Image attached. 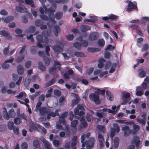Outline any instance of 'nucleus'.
<instances>
[{
    "instance_id": "nucleus-57",
    "label": "nucleus",
    "mask_w": 149,
    "mask_h": 149,
    "mask_svg": "<svg viewBox=\"0 0 149 149\" xmlns=\"http://www.w3.org/2000/svg\"><path fill=\"white\" fill-rule=\"evenodd\" d=\"M148 45L147 44H145L143 46V47L141 49L142 52L146 51L148 49Z\"/></svg>"
},
{
    "instance_id": "nucleus-44",
    "label": "nucleus",
    "mask_w": 149,
    "mask_h": 149,
    "mask_svg": "<svg viewBox=\"0 0 149 149\" xmlns=\"http://www.w3.org/2000/svg\"><path fill=\"white\" fill-rule=\"evenodd\" d=\"M111 68L109 71L110 73H112L115 70V68L116 66V63H113L111 65Z\"/></svg>"
},
{
    "instance_id": "nucleus-24",
    "label": "nucleus",
    "mask_w": 149,
    "mask_h": 149,
    "mask_svg": "<svg viewBox=\"0 0 149 149\" xmlns=\"http://www.w3.org/2000/svg\"><path fill=\"white\" fill-rule=\"evenodd\" d=\"M43 61L46 66H48L50 64V61L49 58L47 57H44L43 58Z\"/></svg>"
},
{
    "instance_id": "nucleus-5",
    "label": "nucleus",
    "mask_w": 149,
    "mask_h": 149,
    "mask_svg": "<svg viewBox=\"0 0 149 149\" xmlns=\"http://www.w3.org/2000/svg\"><path fill=\"white\" fill-rule=\"evenodd\" d=\"M38 111L39 112L40 116H41L46 115L50 113V109L46 107H43L41 108V107H40L38 111H35L38 112Z\"/></svg>"
},
{
    "instance_id": "nucleus-45",
    "label": "nucleus",
    "mask_w": 149,
    "mask_h": 149,
    "mask_svg": "<svg viewBox=\"0 0 149 149\" xmlns=\"http://www.w3.org/2000/svg\"><path fill=\"white\" fill-rule=\"evenodd\" d=\"M63 13L62 12L56 13L55 14L56 19H60L62 17Z\"/></svg>"
},
{
    "instance_id": "nucleus-29",
    "label": "nucleus",
    "mask_w": 149,
    "mask_h": 149,
    "mask_svg": "<svg viewBox=\"0 0 149 149\" xmlns=\"http://www.w3.org/2000/svg\"><path fill=\"white\" fill-rule=\"evenodd\" d=\"M56 43L58 44L59 46H60L62 48H63L64 46L66 45V43L62 40L61 41L57 40L56 41Z\"/></svg>"
},
{
    "instance_id": "nucleus-22",
    "label": "nucleus",
    "mask_w": 149,
    "mask_h": 149,
    "mask_svg": "<svg viewBox=\"0 0 149 149\" xmlns=\"http://www.w3.org/2000/svg\"><path fill=\"white\" fill-rule=\"evenodd\" d=\"M14 19L13 16H10L7 17L4 19V21L5 23H8L11 21H12Z\"/></svg>"
},
{
    "instance_id": "nucleus-46",
    "label": "nucleus",
    "mask_w": 149,
    "mask_h": 149,
    "mask_svg": "<svg viewBox=\"0 0 149 149\" xmlns=\"http://www.w3.org/2000/svg\"><path fill=\"white\" fill-rule=\"evenodd\" d=\"M31 81V79L28 78H26L24 82V85L25 86L27 87L29 85Z\"/></svg>"
},
{
    "instance_id": "nucleus-35",
    "label": "nucleus",
    "mask_w": 149,
    "mask_h": 149,
    "mask_svg": "<svg viewBox=\"0 0 149 149\" xmlns=\"http://www.w3.org/2000/svg\"><path fill=\"white\" fill-rule=\"evenodd\" d=\"M73 46L79 50L81 49V44L78 42H76L73 44Z\"/></svg>"
},
{
    "instance_id": "nucleus-11",
    "label": "nucleus",
    "mask_w": 149,
    "mask_h": 149,
    "mask_svg": "<svg viewBox=\"0 0 149 149\" xmlns=\"http://www.w3.org/2000/svg\"><path fill=\"white\" fill-rule=\"evenodd\" d=\"M99 36L98 33L95 32L92 33L89 36V39L90 40H93L97 39Z\"/></svg>"
},
{
    "instance_id": "nucleus-47",
    "label": "nucleus",
    "mask_w": 149,
    "mask_h": 149,
    "mask_svg": "<svg viewBox=\"0 0 149 149\" xmlns=\"http://www.w3.org/2000/svg\"><path fill=\"white\" fill-rule=\"evenodd\" d=\"M36 39L39 42H43V40L42 36L40 35H38L36 37Z\"/></svg>"
},
{
    "instance_id": "nucleus-33",
    "label": "nucleus",
    "mask_w": 149,
    "mask_h": 149,
    "mask_svg": "<svg viewBox=\"0 0 149 149\" xmlns=\"http://www.w3.org/2000/svg\"><path fill=\"white\" fill-rule=\"evenodd\" d=\"M15 32L18 35V36L22 37L24 36L23 34L20 35L22 32V31L21 29H20L18 28H17L15 30Z\"/></svg>"
},
{
    "instance_id": "nucleus-51",
    "label": "nucleus",
    "mask_w": 149,
    "mask_h": 149,
    "mask_svg": "<svg viewBox=\"0 0 149 149\" xmlns=\"http://www.w3.org/2000/svg\"><path fill=\"white\" fill-rule=\"evenodd\" d=\"M35 25L36 26H39L42 23L41 20L37 19L35 22Z\"/></svg>"
},
{
    "instance_id": "nucleus-31",
    "label": "nucleus",
    "mask_w": 149,
    "mask_h": 149,
    "mask_svg": "<svg viewBox=\"0 0 149 149\" xmlns=\"http://www.w3.org/2000/svg\"><path fill=\"white\" fill-rule=\"evenodd\" d=\"M25 2L26 4L31 5L32 7H35L34 3L32 0H25Z\"/></svg>"
},
{
    "instance_id": "nucleus-48",
    "label": "nucleus",
    "mask_w": 149,
    "mask_h": 149,
    "mask_svg": "<svg viewBox=\"0 0 149 149\" xmlns=\"http://www.w3.org/2000/svg\"><path fill=\"white\" fill-rule=\"evenodd\" d=\"M136 121L138 122L141 123L143 125H145L146 120L144 119L138 118L136 119Z\"/></svg>"
},
{
    "instance_id": "nucleus-3",
    "label": "nucleus",
    "mask_w": 149,
    "mask_h": 149,
    "mask_svg": "<svg viewBox=\"0 0 149 149\" xmlns=\"http://www.w3.org/2000/svg\"><path fill=\"white\" fill-rule=\"evenodd\" d=\"M54 64L49 70V72L51 74H55L58 70H60L61 64L58 61L54 60Z\"/></svg>"
},
{
    "instance_id": "nucleus-2",
    "label": "nucleus",
    "mask_w": 149,
    "mask_h": 149,
    "mask_svg": "<svg viewBox=\"0 0 149 149\" xmlns=\"http://www.w3.org/2000/svg\"><path fill=\"white\" fill-rule=\"evenodd\" d=\"M105 91V90H100V91H95L94 93H91L89 97L90 99L94 101L96 104H100V101L99 98V94H101L102 95H104Z\"/></svg>"
},
{
    "instance_id": "nucleus-43",
    "label": "nucleus",
    "mask_w": 149,
    "mask_h": 149,
    "mask_svg": "<svg viewBox=\"0 0 149 149\" xmlns=\"http://www.w3.org/2000/svg\"><path fill=\"white\" fill-rule=\"evenodd\" d=\"M3 117L4 118L8 120L9 119L10 117L9 114L6 111H3Z\"/></svg>"
},
{
    "instance_id": "nucleus-16",
    "label": "nucleus",
    "mask_w": 149,
    "mask_h": 149,
    "mask_svg": "<svg viewBox=\"0 0 149 149\" xmlns=\"http://www.w3.org/2000/svg\"><path fill=\"white\" fill-rule=\"evenodd\" d=\"M77 118L78 119H79L81 122V124L84 127H86L87 126L88 124L87 122L85 120V118L84 117Z\"/></svg>"
},
{
    "instance_id": "nucleus-41",
    "label": "nucleus",
    "mask_w": 149,
    "mask_h": 149,
    "mask_svg": "<svg viewBox=\"0 0 149 149\" xmlns=\"http://www.w3.org/2000/svg\"><path fill=\"white\" fill-rule=\"evenodd\" d=\"M98 139L99 142H104V140L103 136L99 132L98 133Z\"/></svg>"
},
{
    "instance_id": "nucleus-17",
    "label": "nucleus",
    "mask_w": 149,
    "mask_h": 149,
    "mask_svg": "<svg viewBox=\"0 0 149 149\" xmlns=\"http://www.w3.org/2000/svg\"><path fill=\"white\" fill-rule=\"evenodd\" d=\"M52 48L56 52H60L63 51V48L58 45L54 46Z\"/></svg>"
},
{
    "instance_id": "nucleus-14",
    "label": "nucleus",
    "mask_w": 149,
    "mask_h": 149,
    "mask_svg": "<svg viewBox=\"0 0 149 149\" xmlns=\"http://www.w3.org/2000/svg\"><path fill=\"white\" fill-rule=\"evenodd\" d=\"M77 143V137L76 136H74L72 138L71 146L72 148L76 147V146Z\"/></svg>"
},
{
    "instance_id": "nucleus-18",
    "label": "nucleus",
    "mask_w": 149,
    "mask_h": 149,
    "mask_svg": "<svg viewBox=\"0 0 149 149\" xmlns=\"http://www.w3.org/2000/svg\"><path fill=\"white\" fill-rule=\"evenodd\" d=\"M15 7L17 11L20 13H24L26 10V9L24 6H16Z\"/></svg>"
},
{
    "instance_id": "nucleus-7",
    "label": "nucleus",
    "mask_w": 149,
    "mask_h": 149,
    "mask_svg": "<svg viewBox=\"0 0 149 149\" xmlns=\"http://www.w3.org/2000/svg\"><path fill=\"white\" fill-rule=\"evenodd\" d=\"M128 6V7L127 8L126 11L129 12L132 11L133 9L137 10V4L135 2H132L131 1H129Z\"/></svg>"
},
{
    "instance_id": "nucleus-19",
    "label": "nucleus",
    "mask_w": 149,
    "mask_h": 149,
    "mask_svg": "<svg viewBox=\"0 0 149 149\" xmlns=\"http://www.w3.org/2000/svg\"><path fill=\"white\" fill-rule=\"evenodd\" d=\"M71 95L72 96L76 97L75 99L73 100L72 102V105H75L78 103L79 101V98H78V95L77 94L74 93H71Z\"/></svg>"
},
{
    "instance_id": "nucleus-54",
    "label": "nucleus",
    "mask_w": 149,
    "mask_h": 149,
    "mask_svg": "<svg viewBox=\"0 0 149 149\" xmlns=\"http://www.w3.org/2000/svg\"><path fill=\"white\" fill-rule=\"evenodd\" d=\"M40 139L43 142L45 146L49 142L48 141L46 140L42 136H41L40 138Z\"/></svg>"
},
{
    "instance_id": "nucleus-15",
    "label": "nucleus",
    "mask_w": 149,
    "mask_h": 149,
    "mask_svg": "<svg viewBox=\"0 0 149 149\" xmlns=\"http://www.w3.org/2000/svg\"><path fill=\"white\" fill-rule=\"evenodd\" d=\"M38 68L42 72H44L46 70V68L45 66L43 65V63L40 61L38 62Z\"/></svg>"
},
{
    "instance_id": "nucleus-10",
    "label": "nucleus",
    "mask_w": 149,
    "mask_h": 149,
    "mask_svg": "<svg viewBox=\"0 0 149 149\" xmlns=\"http://www.w3.org/2000/svg\"><path fill=\"white\" fill-rule=\"evenodd\" d=\"M138 73V76L142 78L146 76L147 71L144 70L143 68L138 69L137 70Z\"/></svg>"
},
{
    "instance_id": "nucleus-63",
    "label": "nucleus",
    "mask_w": 149,
    "mask_h": 149,
    "mask_svg": "<svg viewBox=\"0 0 149 149\" xmlns=\"http://www.w3.org/2000/svg\"><path fill=\"white\" fill-rule=\"evenodd\" d=\"M81 44L83 47H85L88 45V42L86 40H82L81 41Z\"/></svg>"
},
{
    "instance_id": "nucleus-21",
    "label": "nucleus",
    "mask_w": 149,
    "mask_h": 149,
    "mask_svg": "<svg viewBox=\"0 0 149 149\" xmlns=\"http://www.w3.org/2000/svg\"><path fill=\"white\" fill-rule=\"evenodd\" d=\"M24 55L23 54H20L16 58L15 61L17 63H19L24 59Z\"/></svg>"
},
{
    "instance_id": "nucleus-32",
    "label": "nucleus",
    "mask_w": 149,
    "mask_h": 149,
    "mask_svg": "<svg viewBox=\"0 0 149 149\" xmlns=\"http://www.w3.org/2000/svg\"><path fill=\"white\" fill-rule=\"evenodd\" d=\"M113 128H111L112 129H114V130H115L116 132H119L120 129L119 128V127L118 124L117 123H114L113 124Z\"/></svg>"
},
{
    "instance_id": "nucleus-62",
    "label": "nucleus",
    "mask_w": 149,
    "mask_h": 149,
    "mask_svg": "<svg viewBox=\"0 0 149 149\" xmlns=\"http://www.w3.org/2000/svg\"><path fill=\"white\" fill-rule=\"evenodd\" d=\"M1 68L4 69H6L8 68L9 67V65L8 64L6 63L5 61L1 66Z\"/></svg>"
},
{
    "instance_id": "nucleus-9",
    "label": "nucleus",
    "mask_w": 149,
    "mask_h": 149,
    "mask_svg": "<svg viewBox=\"0 0 149 149\" xmlns=\"http://www.w3.org/2000/svg\"><path fill=\"white\" fill-rule=\"evenodd\" d=\"M86 141V148L87 149H91L94 146L95 143V139L93 138H91L89 139Z\"/></svg>"
},
{
    "instance_id": "nucleus-1",
    "label": "nucleus",
    "mask_w": 149,
    "mask_h": 149,
    "mask_svg": "<svg viewBox=\"0 0 149 149\" xmlns=\"http://www.w3.org/2000/svg\"><path fill=\"white\" fill-rule=\"evenodd\" d=\"M43 8H44L45 10V13L46 14L48 15L49 18L52 21H54V22L56 21L54 20L55 19L54 15L53 13L55 11V9L56 8V4L55 3H53L51 7L47 9L44 3H42Z\"/></svg>"
},
{
    "instance_id": "nucleus-13",
    "label": "nucleus",
    "mask_w": 149,
    "mask_h": 149,
    "mask_svg": "<svg viewBox=\"0 0 149 149\" xmlns=\"http://www.w3.org/2000/svg\"><path fill=\"white\" fill-rule=\"evenodd\" d=\"M96 130L98 131V132H99L100 133L101 132L103 133H104L105 132V128L103 125H98L96 127Z\"/></svg>"
},
{
    "instance_id": "nucleus-60",
    "label": "nucleus",
    "mask_w": 149,
    "mask_h": 149,
    "mask_svg": "<svg viewBox=\"0 0 149 149\" xmlns=\"http://www.w3.org/2000/svg\"><path fill=\"white\" fill-rule=\"evenodd\" d=\"M21 147L22 149H27L28 148V145L27 143L26 142L23 143L21 146Z\"/></svg>"
},
{
    "instance_id": "nucleus-37",
    "label": "nucleus",
    "mask_w": 149,
    "mask_h": 149,
    "mask_svg": "<svg viewBox=\"0 0 149 149\" xmlns=\"http://www.w3.org/2000/svg\"><path fill=\"white\" fill-rule=\"evenodd\" d=\"M7 126L9 129L12 130L14 127L13 123L11 121H9L8 123Z\"/></svg>"
},
{
    "instance_id": "nucleus-4",
    "label": "nucleus",
    "mask_w": 149,
    "mask_h": 149,
    "mask_svg": "<svg viewBox=\"0 0 149 149\" xmlns=\"http://www.w3.org/2000/svg\"><path fill=\"white\" fill-rule=\"evenodd\" d=\"M84 106L83 104H78L77 107L75 108L74 112L75 115L82 116L84 113Z\"/></svg>"
},
{
    "instance_id": "nucleus-36",
    "label": "nucleus",
    "mask_w": 149,
    "mask_h": 149,
    "mask_svg": "<svg viewBox=\"0 0 149 149\" xmlns=\"http://www.w3.org/2000/svg\"><path fill=\"white\" fill-rule=\"evenodd\" d=\"M88 50L91 52H95L100 50V49L99 48H92V47H89L88 49Z\"/></svg>"
},
{
    "instance_id": "nucleus-6",
    "label": "nucleus",
    "mask_w": 149,
    "mask_h": 149,
    "mask_svg": "<svg viewBox=\"0 0 149 149\" xmlns=\"http://www.w3.org/2000/svg\"><path fill=\"white\" fill-rule=\"evenodd\" d=\"M45 95L44 94L38 97V100L36 105L34 111H37L39 109L41 105L42 102H43L45 100Z\"/></svg>"
},
{
    "instance_id": "nucleus-42",
    "label": "nucleus",
    "mask_w": 149,
    "mask_h": 149,
    "mask_svg": "<svg viewBox=\"0 0 149 149\" xmlns=\"http://www.w3.org/2000/svg\"><path fill=\"white\" fill-rule=\"evenodd\" d=\"M132 127L134 131L136 132L138 131L140 129V126L135 124L133 125Z\"/></svg>"
},
{
    "instance_id": "nucleus-49",
    "label": "nucleus",
    "mask_w": 149,
    "mask_h": 149,
    "mask_svg": "<svg viewBox=\"0 0 149 149\" xmlns=\"http://www.w3.org/2000/svg\"><path fill=\"white\" fill-rule=\"evenodd\" d=\"M14 121L15 124H19L21 122V119L20 118L16 117L14 118Z\"/></svg>"
},
{
    "instance_id": "nucleus-8",
    "label": "nucleus",
    "mask_w": 149,
    "mask_h": 149,
    "mask_svg": "<svg viewBox=\"0 0 149 149\" xmlns=\"http://www.w3.org/2000/svg\"><path fill=\"white\" fill-rule=\"evenodd\" d=\"M122 130L124 131V134L125 136H127L129 135L132 132L129 126H125L122 127Z\"/></svg>"
},
{
    "instance_id": "nucleus-59",
    "label": "nucleus",
    "mask_w": 149,
    "mask_h": 149,
    "mask_svg": "<svg viewBox=\"0 0 149 149\" xmlns=\"http://www.w3.org/2000/svg\"><path fill=\"white\" fill-rule=\"evenodd\" d=\"M40 16L41 18L43 20L47 21L49 19L48 17L45 15L44 14H42Z\"/></svg>"
},
{
    "instance_id": "nucleus-61",
    "label": "nucleus",
    "mask_w": 149,
    "mask_h": 149,
    "mask_svg": "<svg viewBox=\"0 0 149 149\" xmlns=\"http://www.w3.org/2000/svg\"><path fill=\"white\" fill-rule=\"evenodd\" d=\"M111 56V54L110 52L106 51L104 53V56L106 58H109Z\"/></svg>"
},
{
    "instance_id": "nucleus-50",
    "label": "nucleus",
    "mask_w": 149,
    "mask_h": 149,
    "mask_svg": "<svg viewBox=\"0 0 149 149\" xmlns=\"http://www.w3.org/2000/svg\"><path fill=\"white\" fill-rule=\"evenodd\" d=\"M10 47L9 45H8L7 47L5 48L3 50V54L5 55H7L8 54L9 51V48Z\"/></svg>"
},
{
    "instance_id": "nucleus-53",
    "label": "nucleus",
    "mask_w": 149,
    "mask_h": 149,
    "mask_svg": "<svg viewBox=\"0 0 149 149\" xmlns=\"http://www.w3.org/2000/svg\"><path fill=\"white\" fill-rule=\"evenodd\" d=\"M98 44L100 46H103L104 45V41L103 39H100L98 40Z\"/></svg>"
},
{
    "instance_id": "nucleus-26",
    "label": "nucleus",
    "mask_w": 149,
    "mask_h": 149,
    "mask_svg": "<svg viewBox=\"0 0 149 149\" xmlns=\"http://www.w3.org/2000/svg\"><path fill=\"white\" fill-rule=\"evenodd\" d=\"M98 62V67L99 68H101L103 67L104 63L105 62V61L103 58H101L100 59Z\"/></svg>"
},
{
    "instance_id": "nucleus-52",
    "label": "nucleus",
    "mask_w": 149,
    "mask_h": 149,
    "mask_svg": "<svg viewBox=\"0 0 149 149\" xmlns=\"http://www.w3.org/2000/svg\"><path fill=\"white\" fill-rule=\"evenodd\" d=\"M36 30V28L34 26H31L29 29V32L31 33H33Z\"/></svg>"
},
{
    "instance_id": "nucleus-28",
    "label": "nucleus",
    "mask_w": 149,
    "mask_h": 149,
    "mask_svg": "<svg viewBox=\"0 0 149 149\" xmlns=\"http://www.w3.org/2000/svg\"><path fill=\"white\" fill-rule=\"evenodd\" d=\"M54 29L53 31L54 33L55 36H57L58 35V32L59 31V27L58 25H56L54 26Z\"/></svg>"
},
{
    "instance_id": "nucleus-64",
    "label": "nucleus",
    "mask_w": 149,
    "mask_h": 149,
    "mask_svg": "<svg viewBox=\"0 0 149 149\" xmlns=\"http://www.w3.org/2000/svg\"><path fill=\"white\" fill-rule=\"evenodd\" d=\"M111 66V64L110 62L107 61L106 63L105 68L106 70L109 69Z\"/></svg>"
},
{
    "instance_id": "nucleus-39",
    "label": "nucleus",
    "mask_w": 149,
    "mask_h": 149,
    "mask_svg": "<svg viewBox=\"0 0 149 149\" xmlns=\"http://www.w3.org/2000/svg\"><path fill=\"white\" fill-rule=\"evenodd\" d=\"M74 55L77 57H84V54L81 52H75L74 53Z\"/></svg>"
},
{
    "instance_id": "nucleus-56",
    "label": "nucleus",
    "mask_w": 149,
    "mask_h": 149,
    "mask_svg": "<svg viewBox=\"0 0 149 149\" xmlns=\"http://www.w3.org/2000/svg\"><path fill=\"white\" fill-rule=\"evenodd\" d=\"M34 146L36 148H38L39 147V143L38 141L37 140H34L33 143Z\"/></svg>"
},
{
    "instance_id": "nucleus-40",
    "label": "nucleus",
    "mask_w": 149,
    "mask_h": 149,
    "mask_svg": "<svg viewBox=\"0 0 149 149\" xmlns=\"http://www.w3.org/2000/svg\"><path fill=\"white\" fill-rule=\"evenodd\" d=\"M76 81H81V82L83 84L85 85H87L88 83V81L85 79H83L82 80H81L80 79H79V78H76Z\"/></svg>"
},
{
    "instance_id": "nucleus-27",
    "label": "nucleus",
    "mask_w": 149,
    "mask_h": 149,
    "mask_svg": "<svg viewBox=\"0 0 149 149\" xmlns=\"http://www.w3.org/2000/svg\"><path fill=\"white\" fill-rule=\"evenodd\" d=\"M119 144V139L117 137H115L114 138V144L113 146L115 148H117Z\"/></svg>"
},
{
    "instance_id": "nucleus-30",
    "label": "nucleus",
    "mask_w": 149,
    "mask_h": 149,
    "mask_svg": "<svg viewBox=\"0 0 149 149\" xmlns=\"http://www.w3.org/2000/svg\"><path fill=\"white\" fill-rule=\"evenodd\" d=\"M9 117L11 118L14 117L15 116V113L13 109H11L9 111Z\"/></svg>"
},
{
    "instance_id": "nucleus-23",
    "label": "nucleus",
    "mask_w": 149,
    "mask_h": 149,
    "mask_svg": "<svg viewBox=\"0 0 149 149\" xmlns=\"http://www.w3.org/2000/svg\"><path fill=\"white\" fill-rule=\"evenodd\" d=\"M38 49V47L36 46H32L30 47V50L32 54H35L36 52Z\"/></svg>"
},
{
    "instance_id": "nucleus-38",
    "label": "nucleus",
    "mask_w": 149,
    "mask_h": 149,
    "mask_svg": "<svg viewBox=\"0 0 149 149\" xmlns=\"http://www.w3.org/2000/svg\"><path fill=\"white\" fill-rule=\"evenodd\" d=\"M0 34L4 36L7 37L9 36L10 34L9 33L5 31H0Z\"/></svg>"
},
{
    "instance_id": "nucleus-12",
    "label": "nucleus",
    "mask_w": 149,
    "mask_h": 149,
    "mask_svg": "<svg viewBox=\"0 0 149 149\" xmlns=\"http://www.w3.org/2000/svg\"><path fill=\"white\" fill-rule=\"evenodd\" d=\"M56 81V78L55 77L53 78L52 79L49 81L47 83H45L44 86L45 88H47L52 85L54 84Z\"/></svg>"
},
{
    "instance_id": "nucleus-20",
    "label": "nucleus",
    "mask_w": 149,
    "mask_h": 149,
    "mask_svg": "<svg viewBox=\"0 0 149 149\" xmlns=\"http://www.w3.org/2000/svg\"><path fill=\"white\" fill-rule=\"evenodd\" d=\"M17 72L19 74H22L24 72V69L23 67L21 65H19L17 68Z\"/></svg>"
},
{
    "instance_id": "nucleus-25",
    "label": "nucleus",
    "mask_w": 149,
    "mask_h": 149,
    "mask_svg": "<svg viewBox=\"0 0 149 149\" xmlns=\"http://www.w3.org/2000/svg\"><path fill=\"white\" fill-rule=\"evenodd\" d=\"M106 94L107 97L108 99L109 100L112 101L113 99V97L112 95L111 94V93L108 91H107Z\"/></svg>"
},
{
    "instance_id": "nucleus-58",
    "label": "nucleus",
    "mask_w": 149,
    "mask_h": 149,
    "mask_svg": "<svg viewBox=\"0 0 149 149\" xmlns=\"http://www.w3.org/2000/svg\"><path fill=\"white\" fill-rule=\"evenodd\" d=\"M74 36L73 35L69 34L66 36V38L69 40H72L73 39Z\"/></svg>"
},
{
    "instance_id": "nucleus-34",
    "label": "nucleus",
    "mask_w": 149,
    "mask_h": 149,
    "mask_svg": "<svg viewBox=\"0 0 149 149\" xmlns=\"http://www.w3.org/2000/svg\"><path fill=\"white\" fill-rule=\"evenodd\" d=\"M78 121L77 120H74L72 121L71 123V126L72 127L75 128L78 125Z\"/></svg>"
},
{
    "instance_id": "nucleus-55",
    "label": "nucleus",
    "mask_w": 149,
    "mask_h": 149,
    "mask_svg": "<svg viewBox=\"0 0 149 149\" xmlns=\"http://www.w3.org/2000/svg\"><path fill=\"white\" fill-rule=\"evenodd\" d=\"M54 93L55 95L57 96H59L61 95V92L57 89H55L54 91Z\"/></svg>"
}]
</instances>
